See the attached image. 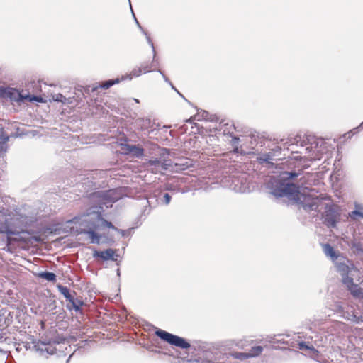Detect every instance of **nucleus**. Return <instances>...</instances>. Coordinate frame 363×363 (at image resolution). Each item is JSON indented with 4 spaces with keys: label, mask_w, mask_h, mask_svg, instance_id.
<instances>
[{
    "label": "nucleus",
    "mask_w": 363,
    "mask_h": 363,
    "mask_svg": "<svg viewBox=\"0 0 363 363\" xmlns=\"http://www.w3.org/2000/svg\"><path fill=\"white\" fill-rule=\"evenodd\" d=\"M123 188L111 189L105 191L96 192L93 195V199L100 205L97 210L89 209L86 213L75 216L73 219L67 220V224L79 225L82 231L88 235L91 243L99 244L100 236L94 230H100L103 228H108L120 232L124 235L123 230L117 229L111 222L104 220L101 216V210L104 206L109 208L112 204L125 195Z\"/></svg>",
    "instance_id": "f257e3e1"
},
{
    "label": "nucleus",
    "mask_w": 363,
    "mask_h": 363,
    "mask_svg": "<svg viewBox=\"0 0 363 363\" xmlns=\"http://www.w3.org/2000/svg\"><path fill=\"white\" fill-rule=\"evenodd\" d=\"M295 176V174L283 172L279 179L272 178L267 184L271 194L276 197L286 196L291 201L299 203L306 211L318 210L320 202L318 198H311V195L307 194L306 189H303L301 192L299 187L286 182V179H289Z\"/></svg>",
    "instance_id": "f03ea898"
},
{
    "label": "nucleus",
    "mask_w": 363,
    "mask_h": 363,
    "mask_svg": "<svg viewBox=\"0 0 363 363\" xmlns=\"http://www.w3.org/2000/svg\"><path fill=\"white\" fill-rule=\"evenodd\" d=\"M325 255L334 262L337 270L342 277V282L347 286L351 294L356 298H363V291L357 284L353 283V277L358 274L359 269L350 261L336 252L329 244L323 245Z\"/></svg>",
    "instance_id": "7ed1b4c3"
},
{
    "label": "nucleus",
    "mask_w": 363,
    "mask_h": 363,
    "mask_svg": "<svg viewBox=\"0 0 363 363\" xmlns=\"http://www.w3.org/2000/svg\"><path fill=\"white\" fill-rule=\"evenodd\" d=\"M20 220L14 215L6 214L4 222L0 223V233H4L8 236V242L11 235H16L20 233L19 230Z\"/></svg>",
    "instance_id": "20e7f679"
},
{
    "label": "nucleus",
    "mask_w": 363,
    "mask_h": 363,
    "mask_svg": "<svg viewBox=\"0 0 363 363\" xmlns=\"http://www.w3.org/2000/svg\"><path fill=\"white\" fill-rule=\"evenodd\" d=\"M0 97L8 99L11 101H23L28 100L29 101H38L43 102V100L41 97L33 96L29 94L23 95L21 94L18 90L13 88H1L0 89Z\"/></svg>",
    "instance_id": "39448f33"
},
{
    "label": "nucleus",
    "mask_w": 363,
    "mask_h": 363,
    "mask_svg": "<svg viewBox=\"0 0 363 363\" xmlns=\"http://www.w3.org/2000/svg\"><path fill=\"white\" fill-rule=\"evenodd\" d=\"M155 334L162 340L178 347L186 349L190 347L189 343H188L184 338L171 334L164 330H157L155 332Z\"/></svg>",
    "instance_id": "423d86ee"
},
{
    "label": "nucleus",
    "mask_w": 363,
    "mask_h": 363,
    "mask_svg": "<svg viewBox=\"0 0 363 363\" xmlns=\"http://www.w3.org/2000/svg\"><path fill=\"white\" fill-rule=\"evenodd\" d=\"M34 347L41 355H44L45 354L52 355L56 352V348L53 344L45 343L44 342H37Z\"/></svg>",
    "instance_id": "0eeeda50"
},
{
    "label": "nucleus",
    "mask_w": 363,
    "mask_h": 363,
    "mask_svg": "<svg viewBox=\"0 0 363 363\" xmlns=\"http://www.w3.org/2000/svg\"><path fill=\"white\" fill-rule=\"evenodd\" d=\"M323 218L324 223L328 226L335 227L337 219V213L333 207H328L325 211Z\"/></svg>",
    "instance_id": "6e6552de"
},
{
    "label": "nucleus",
    "mask_w": 363,
    "mask_h": 363,
    "mask_svg": "<svg viewBox=\"0 0 363 363\" xmlns=\"http://www.w3.org/2000/svg\"><path fill=\"white\" fill-rule=\"evenodd\" d=\"M263 349L260 346L254 347L252 348V350L249 353L246 352H235L231 355L235 358L239 359H245L249 357H254L258 356L262 352Z\"/></svg>",
    "instance_id": "1a4fd4ad"
},
{
    "label": "nucleus",
    "mask_w": 363,
    "mask_h": 363,
    "mask_svg": "<svg viewBox=\"0 0 363 363\" xmlns=\"http://www.w3.org/2000/svg\"><path fill=\"white\" fill-rule=\"evenodd\" d=\"M115 251L112 249H108L104 251H95L94 252V257H99L104 260H116V258L114 257Z\"/></svg>",
    "instance_id": "9d476101"
},
{
    "label": "nucleus",
    "mask_w": 363,
    "mask_h": 363,
    "mask_svg": "<svg viewBox=\"0 0 363 363\" xmlns=\"http://www.w3.org/2000/svg\"><path fill=\"white\" fill-rule=\"evenodd\" d=\"M306 152L308 153V155H306L305 157H307L310 160H320L319 156V150L317 148V146L313 147V145H310L309 146H307L305 149Z\"/></svg>",
    "instance_id": "9b49d317"
},
{
    "label": "nucleus",
    "mask_w": 363,
    "mask_h": 363,
    "mask_svg": "<svg viewBox=\"0 0 363 363\" xmlns=\"http://www.w3.org/2000/svg\"><path fill=\"white\" fill-rule=\"evenodd\" d=\"M9 140V136L4 134V130L0 127V151H4V145Z\"/></svg>",
    "instance_id": "f8f14e48"
},
{
    "label": "nucleus",
    "mask_w": 363,
    "mask_h": 363,
    "mask_svg": "<svg viewBox=\"0 0 363 363\" xmlns=\"http://www.w3.org/2000/svg\"><path fill=\"white\" fill-rule=\"evenodd\" d=\"M38 277L49 281H54L56 279V275L49 272H40L38 274Z\"/></svg>",
    "instance_id": "ddd939ff"
},
{
    "label": "nucleus",
    "mask_w": 363,
    "mask_h": 363,
    "mask_svg": "<svg viewBox=\"0 0 363 363\" xmlns=\"http://www.w3.org/2000/svg\"><path fill=\"white\" fill-rule=\"evenodd\" d=\"M59 291L66 298L67 301H72V296H71L69 289L65 286H59Z\"/></svg>",
    "instance_id": "4468645a"
},
{
    "label": "nucleus",
    "mask_w": 363,
    "mask_h": 363,
    "mask_svg": "<svg viewBox=\"0 0 363 363\" xmlns=\"http://www.w3.org/2000/svg\"><path fill=\"white\" fill-rule=\"evenodd\" d=\"M355 208V210L350 213V216L354 218L355 216H359L363 218V207H361L359 205H356Z\"/></svg>",
    "instance_id": "2eb2a0df"
},
{
    "label": "nucleus",
    "mask_w": 363,
    "mask_h": 363,
    "mask_svg": "<svg viewBox=\"0 0 363 363\" xmlns=\"http://www.w3.org/2000/svg\"><path fill=\"white\" fill-rule=\"evenodd\" d=\"M120 82L119 79L108 80L104 82L101 86L104 89H108L111 86H113L115 84H117Z\"/></svg>",
    "instance_id": "dca6fc26"
},
{
    "label": "nucleus",
    "mask_w": 363,
    "mask_h": 363,
    "mask_svg": "<svg viewBox=\"0 0 363 363\" xmlns=\"http://www.w3.org/2000/svg\"><path fill=\"white\" fill-rule=\"evenodd\" d=\"M346 319L353 321L357 323H360L363 322V318L360 316H357L354 314L350 315V316L345 317Z\"/></svg>",
    "instance_id": "f3484780"
},
{
    "label": "nucleus",
    "mask_w": 363,
    "mask_h": 363,
    "mask_svg": "<svg viewBox=\"0 0 363 363\" xmlns=\"http://www.w3.org/2000/svg\"><path fill=\"white\" fill-rule=\"evenodd\" d=\"M52 100L55 101H58V102H62L63 104H65L67 99L62 94H57L52 96Z\"/></svg>",
    "instance_id": "a211bd4d"
},
{
    "label": "nucleus",
    "mask_w": 363,
    "mask_h": 363,
    "mask_svg": "<svg viewBox=\"0 0 363 363\" xmlns=\"http://www.w3.org/2000/svg\"><path fill=\"white\" fill-rule=\"evenodd\" d=\"M128 150L130 152H132L137 156L143 155V150L141 148L137 147L135 146L129 147Z\"/></svg>",
    "instance_id": "6ab92c4d"
},
{
    "label": "nucleus",
    "mask_w": 363,
    "mask_h": 363,
    "mask_svg": "<svg viewBox=\"0 0 363 363\" xmlns=\"http://www.w3.org/2000/svg\"><path fill=\"white\" fill-rule=\"evenodd\" d=\"M141 73H142V71L140 69H138V70L134 69L129 75H128L125 77H123L122 80H124L127 78H128L129 79H132L133 77H138L140 75Z\"/></svg>",
    "instance_id": "aec40b11"
},
{
    "label": "nucleus",
    "mask_w": 363,
    "mask_h": 363,
    "mask_svg": "<svg viewBox=\"0 0 363 363\" xmlns=\"http://www.w3.org/2000/svg\"><path fill=\"white\" fill-rule=\"evenodd\" d=\"M70 302V303L72 304V306L76 310V311H78L79 310L80 307L82 306V302L80 301H76L73 298V297L72 298V301H69Z\"/></svg>",
    "instance_id": "412c9836"
},
{
    "label": "nucleus",
    "mask_w": 363,
    "mask_h": 363,
    "mask_svg": "<svg viewBox=\"0 0 363 363\" xmlns=\"http://www.w3.org/2000/svg\"><path fill=\"white\" fill-rule=\"evenodd\" d=\"M237 346L241 349H245L247 347V344L245 342H244L242 340H241L237 343Z\"/></svg>",
    "instance_id": "4be33fe9"
},
{
    "label": "nucleus",
    "mask_w": 363,
    "mask_h": 363,
    "mask_svg": "<svg viewBox=\"0 0 363 363\" xmlns=\"http://www.w3.org/2000/svg\"><path fill=\"white\" fill-rule=\"evenodd\" d=\"M164 202L166 204H168L170 202V196L168 194H165L164 196Z\"/></svg>",
    "instance_id": "5701e85b"
},
{
    "label": "nucleus",
    "mask_w": 363,
    "mask_h": 363,
    "mask_svg": "<svg viewBox=\"0 0 363 363\" xmlns=\"http://www.w3.org/2000/svg\"><path fill=\"white\" fill-rule=\"evenodd\" d=\"M299 348L302 350L304 348H308V347L305 345L304 342H301L299 343Z\"/></svg>",
    "instance_id": "b1692460"
},
{
    "label": "nucleus",
    "mask_w": 363,
    "mask_h": 363,
    "mask_svg": "<svg viewBox=\"0 0 363 363\" xmlns=\"http://www.w3.org/2000/svg\"><path fill=\"white\" fill-rule=\"evenodd\" d=\"M148 41H149V43H150L151 46L153 48V44H152V43L150 41V40L149 38H148Z\"/></svg>",
    "instance_id": "393cba45"
},
{
    "label": "nucleus",
    "mask_w": 363,
    "mask_h": 363,
    "mask_svg": "<svg viewBox=\"0 0 363 363\" xmlns=\"http://www.w3.org/2000/svg\"><path fill=\"white\" fill-rule=\"evenodd\" d=\"M361 126H363V122L362 123Z\"/></svg>",
    "instance_id": "a878e982"
}]
</instances>
